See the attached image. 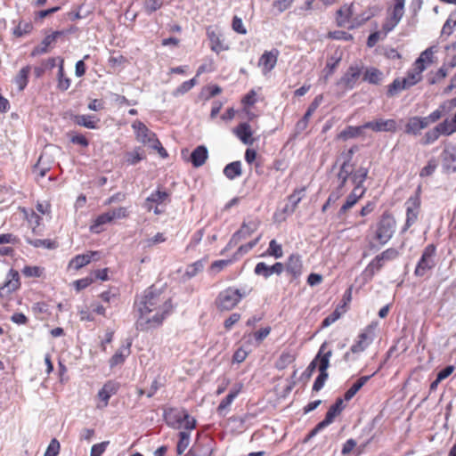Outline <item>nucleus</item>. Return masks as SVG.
<instances>
[{"instance_id":"1","label":"nucleus","mask_w":456,"mask_h":456,"mask_svg":"<svg viewBox=\"0 0 456 456\" xmlns=\"http://www.w3.org/2000/svg\"><path fill=\"white\" fill-rule=\"evenodd\" d=\"M172 310L168 298L147 292L138 304V329L148 330L159 327Z\"/></svg>"},{"instance_id":"2","label":"nucleus","mask_w":456,"mask_h":456,"mask_svg":"<svg viewBox=\"0 0 456 456\" xmlns=\"http://www.w3.org/2000/svg\"><path fill=\"white\" fill-rule=\"evenodd\" d=\"M132 128L138 142L156 150L163 158L167 156L166 150L161 146L155 133L151 131L140 120L134 121Z\"/></svg>"},{"instance_id":"3","label":"nucleus","mask_w":456,"mask_h":456,"mask_svg":"<svg viewBox=\"0 0 456 456\" xmlns=\"http://www.w3.org/2000/svg\"><path fill=\"white\" fill-rule=\"evenodd\" d=\"M167 424L175 429L191 431L195 428L196 419L184 409H168L164 413Z\"/></svg>"},{"instance_id":"4","label":"nucleus","mask_w":456,"mask_h":456,"mask_svg":"<svg viewBox=\"0 0 456 456\" xmlns=\"http://www.w3.org/2000/svg\"><path fill=\"white\" fill-rule=\"evenodd\" d=\"M396 226V221L392 214L385 212L377 224L375 240L380 244L385 245L393 237Z\"/></svg>"},{"instance_id":"5","label":"nucleus","mask_w":456,"mask_h":456,"mask_svg":"<svg viewBox=\"0 0 456 456\" xmlns=\"http://www.w3.org/2000/svg\"><path fill=\"white\" fill-rule=\"evenodd\" d=\"M436 265V246L435 244L427 245L418 261L414 275L417 277L425 276L428 272L433 270Z\"/></svg>"},{"instance_id":"6","label":"nucleus","mask_w":456,"mask_h":456,"mask_svg":"<svg viewBox=\"0 0 456 456\" xmlns=\"http://www.w3.org/2000/svg\"><path fill=\"white\" fill-rule=\"evenodd\" d=\"M248 294L246 290H240L232 287L223 290L217 299L216 305L222 311H229L233 309L240 301Z\"/></svg>"},{"instance_id":"7","label":"nucleus","mask_w":456,"mask_h":456,"mask_svg":"<svg viewBox=\"0 0 456 456\" xmlns=\"http://www.w3.org/2000/svg\"><path fill=\"white\" fill-rule=\"evenodd\" d=\"M420 193L421 189L419 187L414 195H411L405 202L406 220L402 232L408 231L418 220L421 206Z\"/></svg>"},{"instance_id":"8","label":"nucleus","mask_w":456,"mask_h":456,"mask_svg":"<svg viewBox=\"0 0 456 456\" xmlns=\"http://www.w3.org/2000/svg\"><path fill=\"white\" fill-rule=\"evenodd\" d=\"M439 113L431 112L427 117H411L405 125V133L408 134L417 135L422 129L428 127L431 123L438 120Z\"/></svg>"},{"instance_id":"9","label":"nucleus","mask_w":456,"mask_h":456,"mask_svg":"<svg viewBox=\"0 0 456 456\" xmlns=\"http://www.w3.org/2000/svg\"><path fill=\"white\" fill-rule=\"evenodd\" d=\"M59 149L54 146L46 148L40 155L38 161L34 166V173L37 176L42 178L45 175L46 172L50 170L53 162L54 156L58 153Z\"/></svg>"},{"instance_id":"10","label":"nucleus","mask_w":456,"mask_h":456,"mask_svg":"<svg viewBox=\"0 0 456 456\" xmlns=\"http://www.w3.org/2000/svg\"><path fill=\"white\" fill-rule=\"evenodd\" d=\"M376 328V323H370V325L366 326L358 335L357 339L355 343L351 346L350 351L353 354H359L363 352L374 340Z\"/></svg>"},{"instance_id":"11","label":"nucleus","mask_w":456,"mask_h":456,"mask_svg":"<svg viewBox=\"0 0 456 456\" xmlns=\"http://www.w3.org/2000/svg\"><path fill=\"white\" fill-rule=\"evenodd\" d=\"M399 256V251L395 248H389L377 255L368 265L367 271L370 274L379 272L387 262L393 261Z\"/></svg>"},{"instance_id":"12","label":"nucleus","mask_w":456,"mask_h":456,"mask_svg":"<svg viewBox=\"0 0 456 456\" xmlns=\"http://www.w3.org/2000/svg\"><path fill=\"white\" fill-rule=\"evenodd\" d=\"M20 288V280L18 271L10 269L6 274L4 284L0 287V297L8 298Z\"/></svg>"},{"instance_id":"13","label":"nucleus","mask_w":456,"mask_h":456,"mask_svg":"<svg viewBox=\"0 0 456 456\" xmlns=\"http://www.w3.org/2000/svg\"><path fill=\"white\" fill-rule=\"evenodd\" d=\"M259 226V221L257 220H248L243 222L241 227L239 231H237L232 237L229 241L227 247L232 248L236 246L240 240L249 237L253 232H255Z\"/></svg>"},{"instance_id":"14","label":"nucleus","mask_w":456,"mask_h":456,"mask_svg":"<svg viewBox=\"0 0 456 456\" xmlns=\"http://www.w3.org/2000/svg\"><path fill=\"white\" fill-rule=\"evenodd\" d=\"M167 198L168 194L166 191L158 190L146 199L145 207L149 211L159 215L164 212V205Z\"/></svg>"},{"instance_id":"15","label":"nucleus","mask_w":456,"mask_h":456,"mask_svg":"<svg viewBox=\"0 0 456 456\" xmlns=\"http://www.w3.org/2000/svg\"><path fill=\"white\" fill-rule=\"evenodd\" d=\"M118 391V385L115 382L108 381L98 391L96 395V409L102 410L109 404L110 398Z\"/></svg>"},{"instance_id":"16","label":"nucleus","mask_w":456,"mask_h":456,"mask_svg":"<svg viewBox=\"0 0 456 456\" xmlns=\"http://www.w3.org/2000/svg\"><path fill=\"white\" fill-rule=\"evenodd\" d=\"M363 128H369L373 132H390L395 133L397 131V122L393 119L378 118L369 121L362 126Z\"/></svg>"},{"instance_id":"17","label":"nucleus","mask_w":456,"mask_h":456,"mask_svg":"<svg viewBox=\"0 0 456 456\" xmlns=\"http://www.w3.org/2000/svg\"><path fill=\"white\" fill-rule=\"evenodd\" d=\"M279 51L273 49L271 51H265L258 61V66L261 68L264 75H267L271 70L273 69L277 63Z\"/></svg>"},{"instance_id":"18","label":"nucleus","mask_w":456,"mask_h":456,"mask_svg":"<svg viewBox=\"0 0 456 456\" xmlns=\"http://www.w3.org/2000/svg\"><path fill=\"white\" fill-rule=\"evenodd\" d=\"M362 70L363 64L362 62L351 65L344 77V86L353 88L362 77Z\"/></svg>"},{"instance_id":"19","label":"nucleus","mask_w":456,"mask_h":456,"mask_svg":"<svg viewBox=\"0 0 456 456\" xmlns=\"http://www.w3.org/2000/svg\"><path fill=\"white\" fill-rule=\"evenodd\" d=\"M207 36L210 42V48L216 53H220L221 52L228 51L230 46L226 44L220 33L217 31L208 28Z\"/></svg>"},{"instance_id":"20","label":"nucleus","mask_w":456,"mask_h":456,"mask_svg":"<svg viewBox=\"0 0 456 456\" xmlns=\"http://www.w3.org/2000/svg\"><path fill=\"white\" fill-rule=\"evenodd\" d=\"M284 270L283 265L281 263H275L273 265H267L264 262H259L256 264L255 267V273L256 275L263 276L267 279L273 274L280 275Z\"/></svg>"},{"instance_id":"21","label":"nucleus","mask_w":456,"mask_h":456,"mask_svg":"<svg viewBox=\"0 0 456 456\" xmlns=\"http://www.w3.org/2000/svg\"><path fill=\"white\" fill-rule=\"evenodd\" d=\"M330 354H331V352L327 351V353H325L324 355H322V362H320V374L317 377V379H315L314 386H313L314 391L317 392V391L321 390L324 386V383L328 378V373L326 370L329 367V361H330Z\"/></svg>"},{"instance_id":"22","label":"nucleus","mask_w":456,"mask_h":456,"mask_svg":"<svg viewBox=\"0 0 456 456\" xmlns=\"http://www.w3.org/2000/svg\"><path fill=\"white\" fill-rule=\"evenodd\" d=\"M342 398H338L336 403L328 411L324 419L318 424V428H324L330 425L336 417L341 413Z\"/></svg>"},{"instance_id":"23","label":"nucleus","mask_w":456,"mask_h":456,"mask_svg":"<svg viewBox=\"0 0 456 456\" xmlns=\"http://www.w3.org/2000/svg\"><path fill=\"white\" fill-rule=\"evenodd\" d=\"M443 167L448 173L456 171V147L443 151Z\"/></svg>"},{"instance_id":"24","label":"nucleus","mask_w":456,"mask_h":456,"mask_svg":"<svg viewBox=\"0 0 456 456\" xmlns=\"http://www.w3.org/2000/svg\"><path fill=\"white\" fill-rule=\"evenodd\" d=\"M234 133L244 144L252 145L254 143V139L252 137L253 132L248 123H241L234 130Z\"/></svg>"},{"instance_id":"25","label":"nucleus","mask_w":456,"mask_h":456,"mask_svg":"<svg viewBox=\"0 0 456 456\" xmlns=\"http://www.w3.org/2000/svg\"><path fill=\"white\" fill-rule=\"evenodd\" d=\"M97 251H90L86 254L77 255L73 257L69 263V268L78 270L88 265L94 256H97Z\"/></svg>"},{"instance_id":"26","label":"nucleus","mask_w":456,"mask_h":456,"mask_svg":"<svg viewBox=\"0 0 456 456\" xmlns=\"http://www.w3.org/2000/svg\"><path fill=\"white\" fill-rule=\"evenodd\" d=\"M60 34V32L56 31L51 35L46 36L41 44L33 49L31 55L37 56L47 53L48 47L56 41Z\"/></svg>"},{"instance_id":"27","label":"nucleus","mask_w":456,"mask_h":456,"mask_svg":"<svg viewBox=\"0 0 456 456\" xmlns=\"http://www.w3.org/2000/svg\"><path fill=\"white\" fill-rule=\"evenodd\" d=\"M383 77V72L374 67L367 68L362 73V80L372 85L380 84Z\"/></svg>"},{"instance_id":"28","label":"nucleus","mask_w":456,"mask_h":456,"mask_svg":"<svg viewBox=\"0 0 456 456\" xmlns=\"http://www.w3.org/2000/svg\"><path fill=\"white\" fill-rule=\"evenodd\" d=\"M423 71L424 70L419 67L413 65L412 69L408 70L406 76L402 79L405 82L407 87L410 88L418 84L422 79Z\"/></svg>"},{"instance_id":"29","label":"nucleus","mask_w":456,"mask_h":456,"mask_svg":"<svg viewBox=\"0 0 456 456\" xmlns=\"http://www.w3.org/2000/svg\"><path fill=\"white\" fill-rule=\"evenodd\" d=\"M370 378L371 376H362L357 379L344 394V400H351Z\"/></svg>"},{"instance_id":"30","label":"nucleus","mask_w":456,"mask_h":456,"mask_svg":"<svg viewBox=\"0 0 456 456\" xmlns=\"http://www.w3.org/2000/svg\"><path fill=\"white\" fill-rule=\"evenodd\" d=\"M434 61V51L432 47H429L423 51L419 58L414 61V66L419 67L425 70L427 67L432 64Z\"/></svg>"},{"instance_id":"31","label":"nucleus","mask_w":456,"mask_h":456,"mask_svg":"<svg viewBox=\"0 0 456 456\" xmlns=\"http://www.w3.org/2000/svg\"><path fill=\"white\" fill-rule=\"evenodd\" d=\"M208 150L205 146H198L191 155V159L194 167L202 166L208 159Z\"/></svg>"},{"instance_id":"32","label":"nucleus","mask_w":456,"mask_h":456,"mask_svg":"<svg viewBox=\"0 0 456 456\" xmlns=\"http://www.w3.org/2000/svg\"><path fill=\"white\" fill-rule=\"evenodd\" d=\"M325 353H327V351L325 350V345H322L319 350L318 354L310 362V364L308 365V367L305 369V370L303 373V375L306 379L311 378V376L313 375L315 369H318L320 370V362H322V355H324Z\"/></svg>"},{"instance_id":"33","label":"nucleus","mask_w":456,"mask_h":456,"mask_svg":"<svg viewBox=\"0 0 456 456\" xmlns=\"http://www.w3.org/2000/svg\"><path fill=\"white\" fill-rule=\"evenodd\" d=\"M131 344L121 346L110 358V364L111 367L121 364L125 362L126 358L130 354Z\"/></svg>"},{"instance_id":"34","label":"nucleus","mask_w":456,"mask_h":456,"mask_svg":"<svg viewBox=\"0 0 456 456\" xmlns=\"http://www.w3.org/2000/svg\"><path fill=\"white\" fill-rule=\"evenodd\" d=\"M444 136H449L456 133V118H446L436 126Z\"/></svg>"},{"instance_id":"35","label":"nucleus","mask_w":456,"mask_h":456,"mask_svg":"<svg viewBox=\"0 0 456 456\" xmlns=\"http://www.w3.org/2000/svg\"><path fill=\"white\" fill-rule=\"evenodd\" d=\"M287 272L294 277L300 275L302 272V261L298 256H290L286 267Z\"/></svg>"},{"instance_id":"36","label":"nucleus","mask_w":456,"mask_h":456,"mask_svg":"<svg viewBox=\"0 0 456 456\" xmlns=\"http://www.w3.org/2000/svg\"><path fill=\"white\" fill-rule=\"evenodd\" d=\"M143 151L141 150V148L137 147L133 151L125 153L124 161L127 165H135L143 159Z\"/></svg>"},{"instance_id":"37","label":"nucleus","mask_w":456,"mask_h":456,"mask_svg":"<svg viewBox=\"0 0 456 456\" xmlns=\"http://www.w3.org/2000/svg\"><path fill=\"white\" fill-rule=\"evenodd\" d=\"M224 174L225 176L232 180L241 175V163L240 161H234L230 164H228L224 169Z\"/></svg>"},{"instance_id":"38","label":"nucleus","mask_w":456,"mask_h":456,"mask_svg":"<svg viewBox=\"0 0 456 456\" xmlns=\"http://www.w3.org/2000/svg\"><path fill=\"white\" fill-rule=\"evenodd\" d=\"M110 217L109 216L108 211L98 216L92 225L90 226V231L94 233H99L102 231V226L106 224H110Z\"/></svg>"},{"instance_id":"39","label":"nucleus","mask_w":456,"mask_h":456,"mask_svg":"<svg viewBox=\"0 0 456 456\" xmlns=\"http://www.w3.org/2000/svg\"><path fill=\"white\" fill-rule=\"evenodd\" d=\"M456 108V97L444 101L436 110L433 112L439 113L438 120L449 114L452 110Z\"/></svg>"},{"instance_id":"40","label":"nucleus","mask_w":456,"mask_h":456,"mask_svg":"<svg viewBox=\"0 0 456 456\" xmlns=\"http://www.w3.org/2000/svg\"><path fill=\"white\" fill-rule=\"evenodd\" d=\"M205 264H206V259H200V260H198V261L192 263L191 265H188L185 270L184 276L187 277L188 279H191V278L196 276L198 273L202 272V270L204 269Z\"/></svg>"},{"instance_id":"41","label":"nucleus","mask_w":456,"mask_h":456,"mask_svg":"<svg viewBox=\"0 0 456 456\" xmlns=\"http://www.w3.org/2000/svg\"><path fill=\"white\" fill-rule=\"evenodd\" d=\"M408 89L405 82L402 78H395L388 86H387V96L392 97L397 94L399 92Z\"/></svg>"},{"instance_id":"42","label":"nucleus","mask_w":456,"mask_h":456,"mask_svg":"<svg viewBox=\"0 0 456 456\" xmlns=\"http://www.w3.org/2000/svg\"><path fill=\"white\" fill-rule=\"evenodd\" d=\"M167 240V236L164 232H158L151 237H148L142 241L144 248H152L156 245L163 243Z\"/></svg>"},{"instance_id":"43","label":"nucleus","mask_w":456,"mask_h":456,"mask_svg":"<svg viewBox=\"0 0 456 456\" xmlns=\"http://www.w3.org/2000/svg\"><path fill=\"white\" fill-rule=\"evenodd\" d=\"M241 388V386H238V387L233 388L230 391V393L226 395V397L220 403L218 406V411L222 413L225 409H227L235 397L238 395Z\"/></svg>"},{"instance_id":"44","label":"nucleus","mask_w":456,"mask_h":456,"mask_svg":"<svg viewBox=\"0 0 456 456\" xmlns=\"http://www.w3.org/2000/svg\"><path fill=\"white\" fill-rule=\"evenodd\" d=\"M74 122L81 126L89 128V129H94L96 128V122L93 120L92 116L88 115H76L74 116Z\"/></svg>"},{"instance_id":"45","label":"nucleus","mask_w":456,"mask_h":456,"mask_svg":"<svg viewBox=\"0 0 456 456\" xmlns=\"http://www.w3.org/2000/svg\"><path fill=\"white\" fill-rule=\"evenodd\" d=\"M21 272L25 277L40 278V277H43V275L45 273V268L41 267V266H37V265H35V266L26 265L23 267Z\"/></svg>"},{"instance_id":"46","label":"nucleus","mask_w":456,"mask_h":456,"mask_svg":"<svg viewBox=\"0 0 456 456\" xmlns=\"http://www.w3.org/2000/svg\"><path fill=\"white\" fill-rule=\"evenodd\" d=\"M33 29V25L31 22L28 21H20L18 25L13 29V36L17 37H24L29 34Z\"/></svg>"},{"instance_id":"47","label":"nucleus","mask_w":456,"mask_h":456,"mask_svg":"<svg viewBox=\"0 0 456 456\" xmlns=\"http://www.w3.org/2000/svg\"><path fill=\"white\" fill-rule=\"evenodd\" d=\"M405 0H395V4L393 8L391 19L394 22V26L396 25L403 15Z\"/></svg>"},{"instance_id":"48","label":"nucleus","mask_w":456,"mask_h":456,"mask_svg":"<svg viewBox=\"0 0 456 456\" xmlns=\"http://www.w3.org/2000/svg\"><path fill=\"white\" fill-rule=\"evenodd\" d=\"M69 86L70 80L69 77H64L63 60H61L58 70V88L61 91H66Z\"/></svg>"},{"instance_id":"49","label":"nucleus","mask_w":456,"mask_h":456,"mask_svg":"<svg viewBox=\"0 0 456 456\" xmlns=\"http://www.w3.org/2000/svg\"><path fill=\"white\" fill-rule=\"evenodd\" d=\"M179 441L177 444V453L183 454L190 445V431H181L179 433Z\"/></svg>"},{"instance_id":"50","label":"nucleus","mask_w":456,"mask_h":456,"mask_svg":"<svg viewBox=\"0 0 456 456\" xmlns=\"http://www.w3.org/2000/svg\"><path fill=\"white\" fill-rule=\"evenodd\" d=\"M30 71V67L27 66L22 68L15 77V83L18 85L19 89L23 90L28 84V77Z\"/></svg>"},{"instance_id":"51","label":"nucleus","mask_w":456,"mask_h":456,"mask_svg":"<svg viewBox=\"0 0 456 456\" xmlns=\"http://www.w3.org/2000/svg\"><path fill=\"white\" fill-rule=\"evenodd\" d=\"M108 213L110 217L111 223L116 220L124 219L127 217L129 214L127 208L125 207H119L117 208L110 209L108 211Z\"/></svg>"},{"instance_id":"52","label":"nucleus","mask_w":456,"mask_h":456,"mask_svg":"<svg viewBox=\"0 0 456 456\" xmlns=\"http://www.w3.org/2000/svg\"><path fill=\"white\" fill-rule=\"evenodd\" d=\"M368 175V170L364 167L356 169L354 173L350 174V178L354 184H363Z\"/></svg>"},{"instance_id":"53","label":"nucleus","mask_w":456,"mask_h":456,"mask_svg":"<svg viewBox=\"0 0 456 456\" xmlns=\"http://www.w3.org/2000/svg\"><path fill=\"white\" fill-rule=\"evenodd\" d=\"M197 84L196 78L183 82L173 93L174 96H180L189 92Z\"/></svg>"},{"instance_id":"54","label":"nucleus","mask_w":456,"mask_h":456,"mask_svg":"<svg viewBox=\"0 0 456 456\" xmlns=\"http://www.w3.org/2000/svg\"><path fill=\"white\" fill-rule=\"evenodd\" d=\"M163 5V0H145L143 3V10L146 13L151 14L159 10Z\"/></svg>"},{"instance_id":"55","label":"nucleus","mask_w":456,"mask_h":456,"mask_svg":"<svg viewBox=\"0 0 456 456\" xmlns=\"http://www.w3.org/2000/svg\"><path fill=\"white\" fill-rule=\"evenodd\" d=\"M442 134L440 133L438 127L436 126L434 128L426 132L423 137V143L428 145L435 142Z\"/></svg>"},{"instance_id":"56","label":"nucleus","mask_w":456,"mask_h":456,"mask_svg":"<svg viewBox=\"0 0 456 456\" xmlns=\"http://www.w3.org/2000/svg\"><path fill=\"white\" fill-rule=\"evenodd\" d=\"M267 254L269 256H274L275 258H281L283 255L281 245L279 244L275 240H272L269 243Z\"/></svg>"},{"instance_id":"57","label":"nucleus","mask_w":456,"mask_h":456,"mask_svg":"<svg viewBox=\"0 0 456 456\" xmlns=\"http://www.w3.org/2000/svg\"><path fill=\"white\" fill-rule=\"evenodd\" d=\"M341 59V54H339L337 58L328 61L324 72V79L327 80L328 77L333 73L334 69L338 67Z\"/></svg>"},{"instance_id":"58","label":"nucleus","mask_w":456,"mask_h":456,"mask_svg":"<svg viewBox=\"0 0 456 456\" xmlns=\"http://www.w3.org/2000/svg\"><path fill=\"white\" fill-rule=\"evenodd\" d=\"M304 191L305 189L297 191L289 197V201L291 204V207L289 209V206H287L286 210H289L290 213H292L295 210L296 207L302 200Z\"/></svg>"},{"instance_id":"59","label":"nucleus","mask_w":456,"mask_h":456,"mask_svg":"<svg viewBox=\"0 0 456 456\" xmlns=\"http://www.w3.org/2000/svg\"><path fill=\"white\" fill-rule=\"evenodd\" d=\"M27 242L32 245L35 248H54L56 247L55 243L50 240H30L27 239Z\"/></svg>"},{"instance_id":"60","label":"nucleus","mask_w":456,"mask_h":456,"mask_svg":"<svg viewBox=\"0 0 456 456\" xmlns=\"http://www.w3.org/2000/svg\"><path fill=\"white\" fill-rule=\"evenodd\" d=\"M232 263L231 260H217L212 263L211 266L208 269L209 273L216 274L224 268H225L228 265Z\"/></svg>"},{"instance_id":"61","label":"nucleus","mask_w":456,"mask_h":456,"mask_svg":"<svg viewBox=\"0 0 456 456\" xmlns=\"http://www.w3.org/2000/svg\"><path fill=\"white\" fill-rule=\"evenodd\" d=\"M109 441H104L94 444L91 448L90 456H102V453L106 451V448L109 445Z\"/></svg>"},{"instance_id":"62","label":"nucleus","mask_w":456,"mask_h":456,"mask_svg":"<svg viewBox=\"0 0 456 456\" xmlns=\"http://www.w3.org/2000/svg\"><path fill=\"white\" fill-rule=\"evenodd\" d=\"M340 315H341V308L339 306H338L330 315H329L328 317H326L323 320L322 327L330 326L332 323H334L337 320H338L340 318Z\"/></svg>"},{"instance_id":"63","label":"nucleus","mask_w":456,"mask_h":456,"mask_svg":"<svg viewBox=\"0 0 456 456\" xmlns=\"http://www.w3.org/2000/svg\"><path fill=\"white\" fill-rule=\"evenodd\" d=\"M60 443L57 439L53 438L50 442L44 456H57L60 451Z\"/></svg>"},{"instance_id":"64","label":"nucleus","mask_w":456,"mask_h":456,"mask_svg":"<svg viewBox=\"0 0 456 456\" xmlns=\"http://www.w3.org/2000/svg\"><path fill=\"white\" fill-rule=\"evenodd\" d=\"M454 27H456V13L450 15L449 19L446 20L443 27V33L451 35Z\"/></svg>"}]
</instances>
